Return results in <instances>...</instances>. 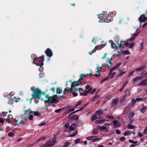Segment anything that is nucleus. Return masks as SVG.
<instances>
[{
	"instance_id": "nucleus-37",
	"label": "nucleus",
	"mask_w": 147,
	"mask_h": 147,
	"mask_svg": "<svg viewBox=\"0 0 147 147\" xmlns=\"http://www.w3.org/2000/svg\"><path fill=\"white\" fill-rule=\"evenodd\" d=\"M15 121L16 122V125H18L20 124H21V122H20V121H18V119L17 120L16 119H15Z\"/></svg>"
},
{
	"instance_id": "nucleus-31",
	"label": "nucleus",
	"mask_w": 147,
	"mask_h": 147,
	"mask_svg": "<svg viewBox=\"0 0 147 147\" xmlns=\"http://www.w3.org/2000/svg\"><path fill=\"white\" fill-rule=\"evenodd\" d=\"M134 126L131 123H129L127 126V128L128 129H134Z\"/></svg>"
},
{
	"instance_id": "nucleus-51",
	"label": "nucleus",
	"mask_w": 147,
	"mask_h": 147,
	"mask_svg": "<svg viewBox=\"0 0 147 147\" xmlns=\"http://www.w3.org/2000/svg\"><path fill=\"white\" fill-rule=\"evenodd\" d=\"M82 102L81 101H79L78 103L76 104L75 107H76V106H79L81 104Z\"/></svg>"
},
{
	"instance_id": "nucleus-20",
	"label": "nucleus",
	"mask_w": 147,
	"mask_h": 147,
	"mask_svg": "<svg viewBox=\"0 0 147 147\" xmlns=\"http://www.w3.org/2000/svg\"><path fill=\"white\" fill-rule=\"evenodd\" d=\"M121 65V63H119L117 64L115 66L113 67L111 69L110 71L113 72L114 70H116L117 68Z\"/></svg>"
},
{
	"instance_id": "nucleus-8",
	"label": "nucleus",
	"mask_w": 147,
	"mask_h": 147,
	"mask_svg": "<svg viewBox=\"0 0 147 147\" xmlns=\"http://www.w3.org/2000/svg\"><path fill=\"white\" fill-rule=\"evenodd\" d=\"M138 85L145 86L147 85V78L142 80L140 83H138Z\"/></svg>"
},
{
	"instance_id": "nucleus-63",
	"label": "nucleus",
	"mask_w": 147,
	"mask_h": 147,
	"mask_svg": "<svg viewBox=\"0 0 147 147\" xmlns=\"http://www.w3.org/2000/svg\"><path fill=\"white\" fill-rule=\"evenodd\" d=\"M117 123H118V122H117V121L116 120L114 121H113V124L115 125H117Z\"/></svg>"
},
{
	"instance_id": "nucleus-42",
	"label": "nucleus",
	"mask_w": 147,
	"mask_h": 147,
	"mask_svg": "<svg viewBox=\"0 0 147 147\" xmlns=\"http://www.w3.org/2000/svg\"><path fill=\"white\" fill-rule=\"evenodd\" d=\"M147 108L146 107H144L142 108L141 110V112L142 113H144L146 111V109Z\"/></svg>"
},
{
	"instance_id": "nucleus-38",
	"label": "nucleus",
	"mask_w": 147,
	"mask_h": 147,
	"mask_svg": "<svg viewBox=\"0 0 147 147\" xmlns=\"http://www.w3.org/2000/svg\"><path fill=\"white\" fill-rule=\"evenodd\" d=\"M76 124L78 125H82V123L79 121H77L76 122Z\"/></svg>"
},
{
	"instance_id": "nucleus-28",
	"label": "nucleus",
	"mask_w": 147,
	"mask_h": 147,
	"mask_svg": "<svg viewBox=\"0 0 147 147\" xmlns=\"http://www.w3.org/2000/svg\"><path fill=\"white\" fill-rule=\"evenodd\" d=\"M111 47L112 49L115 48V49H117L119 48V47H118V46L116 45L115 44L114 42L113 43L111 44Z\"/></svg>"
},
{
	"instance_id": "nucleus-56",
	"label": "nucleus",
	"mask_w": 147,
	"mask_h": 147,
	"mask_svg": "<svg viewBox=\"0 0 147 147\" xmlns=\"http://www.w3.org/2000/svg\"><path fill=\"white\" fill-rule=\"evenodd\" d=\"M134 40V37H132V38H129V39H127V41H130L131 40Z\"/></svg>"
},
{
	"instance_id": "nucleus-36",
	"label": "nucleus",
	"mask_w": 147,
	"mask_h": 147,
	"mask_svg": "<svg viewBox=\"0 0 147 147\" xmlns=\"http://www.w3.org/2000/svg\"><path fill=\"white\" fill-rule=\"evenodd\" d=\"M106 118L109 119H114V117L112 116H109L108 115H107L106 116Z\"/></svg>"
},
{
	"instance_id": "nucleus-32",
	"label": "nucleus",
	"mask_w": 147,
	"mask_h": 147,
	"mask_svg": "<svg viewBox=\"0 0 147 147\" xmlns=\"http://www.w3.org/2000/svg\"><path fill=\"white\" fill-rule=\"evenodd\" d=\"M56 93L57 94H61L62 92V89H60L59 88H57L56 90Z\"/></svg>"
},
{
	"instance_id": "nucleus-43",
	"label": "nucleus",
	"mask_w": 147,
	"mask_h": 147,
	"mask_svg": "<svg viewBox=\"0 0 147 147\" xmlns=\"http://www.w3.org/2000/svg\"><path fill=\"white\" fill-rule=\"evenodd\" d=\"M80 140L79 138H78L75 140V143L76 144H77L80 143Z\"/></svg>"
},
{
	"instance_id": "nucleus-27",
	"label": "nucleus",
	"mask_w": 147,
	"mask_h": 147,
	"mask_svg": "<svg viewBox=\"0 0 147 147\" xmlns=\"http://www.w3.org/2000/svg\"><path fill=\"white\" fill-rule=\"evenodd\" d=\"M122 52V53L124 55H128L129 54V52L127 50H125L124 51H122L121 50L120 52H118L119 53H120Z\"/></svg>"
},
{
	"instance_id": "nucleus-10",
	"label": "nucleus",
	"mask_w": 147,
	"mask_h": 147,
	"mask_svg": "<svg viewBox=\"0 0 147 147\" xmlns=\"http://www.w3.org/2000/svg\"><path fill=\"white\" fill-rule=\"evenodd\" d=\"M146 67L145 65H141L140 67H137L135 69L136 71H140L144 69Z\"/></svg>"
},
{
	"instance_id": "nucleus-3",
	"label": "nucleus",
	"mask_w": 147,
	"mask_h": 147,
	"mask_svg": "<svg viewBox=\"0 0 147 147\" xmlns=\"http://www.w3.org/2000/svg\"><path fill=\"white\" fill-rule=\"evenodd\" d=\"M27 113H29V115H30L31 113H32L35 116H39L40 115V113H38V111L35 112L34 111H32L30 110H26L25 111L24 115H26Z\"/></svg>"
},
{
	"instance_id": "nucleus-14",
	"label": "nucleus",
	"mask_w": 147,
	"mask_h": 147,
	"mask_svg": "<svg viewBox=\"0 0 147 147\" xmlns=\"http://www.w3.org/2000/svg\"><path fill=\"white\" fill-rule=\"evenodd\" d=\"M103 111L101 109H99L95 112V113L98 116L101 115L103 113Z\"/></svg>"
},
{
	"instance_id": "nucleus-35",
	"label": "nucleus",
	"mask_w": 147,
	"mask_h": 147,
	"mask_svg": "<svg viewBox=\"0 0 147 147\" xmlns=\"http://www.w3.org/2000/svg\"><path fill=\"white\" fill-rule=\"evenodd\" d=\"M8 136L9 137H13L14 136V134L12 132H9L8 134Z\"/></svg>"
},
{
	"instance_id": "nucleus-26",
	"label": "nucleus",
	"mask_w": 147,
	"mask_h": 147,
	"mask_svg": "<svg viewBox=\"0 0 147 147\" xmlns=\"http://www.w3.org/2000/svg\"><path fill=\"white\" fill-rule=\"evenodd\" d=\"M100 97L99 95H96L95 96L93 97L92 100V102H94L95 101H96L97 100H98L99 99Z\"/></svg>"
},
{
	"instance_id": "nucleus-25",
	"label": "nucleus",
	"mask_w": 147,
	"mask_h": 147,
	"mask_svg": "<svg viewBox=\"0 0 147 147\" xmlns=\"http://www.w3.org/2000/svg\"><path fill=\"white\" fill-rule=\"evenodd\" d=\"M130 109V108L129 106H127L125 109L124 113L125 114L129 112V111Z\"/></svg>"
},
{
	"instance_id": "nucleus-15",
	"label": "nucleus",
	"mask_w": 147,
	"mask_h": 147,
	"mask_svg": "<svg viewBox=\"0 0 147 147\" xmlns=\"http://www.w3.org/2000/svg\"><path fill=\"white\" fill-rule=\"evenodd\" d=\"M142 78V77H136L133 79V82L134 84L136 83V81L140 80Z\"/></svg>"
},
{
	"instance_id": "nucleus-7",
	"label": "nucleus",
	"mask_w": 147,
	"mask_h": 147,
	"mask_svg": "<svg viewBox=\"0 0 147 147\" xmlns=\"http://www.w3.org/2000/svg\"><path fill=\"white\" fill-rule=\"evenodd\" d=\"M55 145V144L52 143L51 142V141H47L46 143L43 145V147H51Z\"/></svg>"
},
{
	"instance_id": "nucleus-34",
	"label": "nucleus",
	"mask_w": 147,
	"mask_h": 147,
	"mask_svg": "<svg viewBox=\"0 0 147 147\" xmlns=\"http://www.w3.org/2000/svg\"><path fill=\"white\" fill-rule=\"evenodd\" d=\"M98 130L96 129H93L92 131V133L94 135H96L98 132Z\"/></svg>"
},
{
	"instance_id": "nucleus-44",
	"label": "nucleus",
	"mask_w": 147,
	"mask_h": 147,
	"mask_svg": "<svg viewBox=\"0 0 147 147\" xmlns=\"http://www.w3.org/2000/svg\"><path fill=\"white\" fill-rule=\"evenodd\" d=\"M28 115H30V116L28 117L29 119L30 120H33V116L32 115H29V113H28Z\"/></svg>"
},
{
	"instance_id": "nucleus-29",
	"label": "nucleus",
	"mask_w": 147,
	"mask_h": 147,
	"mask_svg": "<svg viewBox=\"0 0 147 147\" xmlns=\"http://www.w3.org/2000/svg\"><path fill=\"white\" fill-rule=\"evenodd\" d=\"M97 128L98 129H100V130H105L107 129L106 126H100V125L98 126L97 127Z\"/></svg>"
},
{
	"instance_id": "nucleus-13",
	"label": "nucleus",
	"mask_w": 147,
	"mask_h": 147,
	"mask_svg": "<svg viewBox=\"0 0 147 147\" xmlns=\"http://www.w3.org/2000/svg\"><path fill=\"white\" fill-rule=\"evenodd\" d=\"M106 119H100L99 120H96L95 123L97 124H101L105 122L106 121Z\"/></svg>"
},
{
	"instance_id": "nucleus-22",
	"label": "nucleus",
	"mask_w": 147,
	"mask_h": 147,
	"mask_svg": "<svg viewBox=\"0 0 147 147\" xmlns=\"http://www.w3.org/2000/svg\"><path fill=\"white\" fill-rule=\"evenodd\" d=\"M57 96V95H53V99L52 100H49L50 101V103H55V102H56L57 98H55V96Z\"/></svg>"
},
{
	"instance_id": "nucleus-21",
	"label": "nucleus",
	"mask_w": 147,
	"mask_h": 147,
	"mask_svg": "<svg viewBox=\"0 0 147 147\" xmlns=\"http://www.w3.org/2000/svg\"><path fill=\"white\" fill-rule=\"evenodd\" d=\"M141 75L142 77H143L144 78H146L147 77V71L145 70H143L141 74Z\"/></svg>"
},
{
	"instance_id": "nucleus-57",
	"label": "nucleus",
	"mask_w": 147,
	"mask_h": 147,
	"mask_svg": "<svg viewBox=\"0 0 147 147\" xmlns=\"http://www.w3.org/2000/svg\"><path fill=\"white\" fill-rule=\"evenodd\" d=\"M136 102V100H133L132 102V106H133L134 105Z\"/></svg>"
},
{
	"instance_id": "nucleus-33",
	"label": "nucleus",
	"mask_w": 147,
	"mask_h": 147,
	"mask_svg": "<svg viewBox=\"0 0 147 147\" xmlns=\"http://www.w3.org/2000/svg\"><path fill=\"white\" fill-rule=\"evenodd\" d=\"M98 18L100 19V21L99 22H106L105 19L104 18H103V17L102 18H100V16H99L98 17Z\"/></svg>"
},
{
	"instance_id": "nucleus-24",
	"label": "nucleus",
	"mask_w": 147,
	"mask_h": 147,
	"mask_svg": "<svg viewBox=\"0 0 147 147\" xmlns=\"http://www.w3.org/2000/svg\"><path fill=\"white\" fill-rule=\"evenodd\" d=\"M132 133L131 131L127 130L125 131L124 134V136L130 135Z\"/></svg>"
},
{
	"instance_id": "nucleus-61",
	"label": "nucleus",
	"mask_w": 147,
	"mask_h": 147,
	"mask_svg": "<svg viewBox=\"0 0 147 147\" xmlns=\"http://www.w3.org/2000/svg\"><path fill=\"white\" fill-rule=\"evenodd\" d=\"M69 130L70 131H73L74 129L71 126H70L69 127Z\"/></svg>"
},
{
	"instance_id": "nucleus-50",
	"label": "nucleus",
	"mask_w": 147,
	"mask_h": 147,
	"mask_svg": "<svg viewBox=\"0 0 147 147\" xmlns=\"http://www.w3.org/2000/svg\"><path fill=\"white\" fill-rule=\"evenodd\" d=\"M88 93L86 90L84 92H83V95L84 96H86L87 95Z\"/></svg>"
},
{
	"instance_id": "nucleus-19",
	"label": "nucleus",
	"mask_w": 147,
	"mask_h": 147,
	"mask_svg": "<svg viewBox=\"0 0 147 147\" xmlns=\"http://www.w3.org/2000/svg\"><path fill=\"white\" fill-rule=\"evenodd\" d=\"M127 41H121L120 42L119 44V46H118V47H121L123 49L124 48V47L123 46L125 45V42Z\"/></svg>"
},
{
	"instance_id": "nucleus-54",
	"label": "nucleus",
	"mask_w": 147,
	"mask_h": 147,
	"mask_svg": "<svg viewBox=\"0 0 147 147\" xmlns=\"http://www.w3.org/2000/svg\"><path fill=\"white\" fill-rule=\"evenodd\" d=\"M90 87H91L89 85H86V86L85 88L86 89H89L91 88Z\"/></svg>"
},
{
	"instance_id": "nucleus-16",
	"label": "nucleus",
	"mask_w": 147,
	"mask_h": 147,
	"mask_svg": "<svg viewBox=\"0 0 147 147\" xmlns=\"http://www.w3.org/2000/svg\"><path fill=\"white\" fill-rule=\"evenodd\" d=\"M103 18L105 19L106 22L109 23L111 22V18L108 15L107 16H104Z\"/></svg>"
},
{
	"instance_id": "nucleus-64",
	"label": "nucleus",
	"mask_w": 147,
	"mask_h": 147,
	"mask_svg": "<svg viewBox=\"0 0 147 147\" xmlns=\"http://www.w3.org/2000/svg\"><path fill=\"white\" fill-rule=\"evenodd\" d=\"M144 133L145 134H147V126L144 130Z\"/></svg>"
},
{
	"instance_id": "nucleus-41",
	"label": "nucleus",
	"mask_w": 147,
	"mask_h": 147,
	"mask_svg": "<svg viewBox=\"0 0 147 147\" xmlns=\"http://www.w3.org/2000/svg\"><path fill=\"white\" fill-rule=\"evenodd\" d=\"M134 42H132V43H131L129 46V48H130V49L132 48L134 46Z\"/></svg>"
},
{
	"instance_id": "nucleus-6",
	"label": "nucleus",
	"mask_w": 147,
	"mask_h": 147,
	"mask_svg": "<svg viewBox=\"0 0 147 147\" xmlns=\"http://www.w3.org/2000/svg\"><path fill=\"white\" fill-rule=\"evenodd\" d=\"M81 84L82 82H78V80L77 81H74L71 83V86L72 88H74L76 86L80 85Z\"/></svg>"
},
{
	"instance_id": "nucleus-60",
	"label": "nucleus",
	"mask_w": 147,
	"mask_h": 147,
	"mask_svg": "<svg viewBox=\"0 0 147 147\" xmlns=\"http://www.w3.org/2000/svg\"><path fill=\"white\" fill-rule=\"evenodd\" d=\"M147 26V22H145L143 25V26H142V27L143 28H144L145 27Z\"/></svg>"
},
{
	"instance_id": "nucleus-30",
	"label": "nucleus",
	"mask_w": 147,
	"mask_h": 147,
	"mask_svg": "<svg viewBox=\"0 0 147 147\" xmlns=\"http://www.w3.org/2000/svg\"><path fill=\"white\" fill-rule=\"evenodd\" d=\"M97 116L96 114H94L91 118V121H94L95 120L97 119Z\"/></svg>"
},
{
	"instance_id": "nucleus-48",
	"label": "nucleus",
	"mask_w": 147,
	"mask_h": 147,
	"mask_svg": "<svg viewBox=\"0 0 147 147\" xmlns=\"http://www.w3.org/2000/svg\"><path fill=\"white\" fill-rule=\"evenodd\" d=\"M125 71L123 72L122 71H120V74L119 75V76H121L123 74H125Z\"/></svg>"
},
{
	"instance_id": "nucleus-46",
	"label": "nucleus",
	"mask_w": 147,
	"mask_h": 147,
	"mask_svg": "<svg viewBox=\"0 0 147 147\" xmlns=\"http://www.w3.org/2000/svg\"><path fill=\"white\" fill-rule=\"evenodd\" d=\"M71 93L74 97H76L78 95V94L76 92H73Z\"/></svg>"
},
{
	"instance_id": "nucleus-2",
	"label": "nucleus",
	"mask_w": 147,
	"mask_h": 147,
	"mask_svg": "<svg viewBox=\"0 0 147 147\" xmlns=\"http://www.w3.org/2000/svg\"><path fill=\"white\" fill-rule=\"evenodd\" d=\"M36 54L33 53L31 55V58L34 60H35L36 59H38L39 60L38 63H35V64L37 66H42L43 65V61L45 60L44 57V55H42L41 57H36Z\"/></svg>"
},
{
	"instance_id": "nucleus-9",
	"label": "nucleus",
	"mask_w": 147,
	"mask_h": 147,
	"mask_svg": "<svg viewBox=\"0 0 147 147\" xmlns=\"http://www.w3.org/2000/svg\"><path fill=\"white\" fill-rule=\"evenodd\" d=\"M86 139L88 140H94L95 141H96L98 140L97 137L94 136H88L86 138Z\"/></svg>"
},
{
	"instance_id": "nucleus-11",
	"label": "nucleus",
	"mask_w": 147,
	"mask_h": 147,
	"mask_svg": "<svg viewBox=\"0 0 147 147\" xmlns=\"http://www.w3.org/2000/svg\"><path fill=\"white\" fill-rule=\"evenodd\" d=\"M118 102V98H115L113 100L111 105L112 107H114L115 106Z\"/></svg>"
},
{
	"instance_id": "nucleus-52",
	"label": "nucleus",
	"mask_w": 147,
	"mask_h": 147,
	"mask_svg": "<svg viewBox=\"0 0 147 147\" xmlns=\"http://www.w3.org/2000/svg\"><path fill=\"white\" fill-rule=\"evenodd\" d=\"M73 88V87L72 88L71 86V88L69 89V92L70 93H71L72 92V91Z\"/></svg>"
},
{
	"instance_id": "nucleus-5",
	"label": "nucleus",
	"mask_w": 147,
	"mask_h": 147,
	"mask_svg": "<svg viewBox=\"0 0 147 147\" xmlns=\"http://www.w3.org/2000/svg\"><path fill=\"white\" fill-rule=\"evenodd\" d=\"M144 14H141L139 18V20L140 22H144L147 20V17Z\"/></svg>"
},
{
	"instance_id": "nucleus-12",
	"label": "nucleus",
	"mask_w": 147,
	"mask_h": 147,
	"mask_svg": "<svg viewBox=\"0 0 147 147\" xmlns=\"http://www.w3.org/2000/svg\"><path fill=\"white\" fill-rule=\"evenodd\" d=\"M101 67H98L97 71H96V74L94 76L96 77H98L100 75V72L101 71Z\"/></svg>"
},
{
	"instance_id": "nucleus-4",
	"label": "nucleus",
	"mask_w": 147,
	"mask_h": 147,
	"mask_svg": "<svg viewBox=\"0 0 147 147\" xmlns=\"http://www.w3.org/2000/svg\"><path fill=\"white\" fill-rule=\"evenodd\" d=\"M46 55L48 57L51 58L53 55L52 50L49 48H47L45 52Z\"/></svg>"
},
{
	"instance_id": "nucleus-1",
	"label": "nucleus",
	"mask_w": 147,
	"mask_h": 147,
	"mask_svg": "<svg viewBox=\"0 0 147 147\" xmlns=\"http://www.w3.org/2000/svg\"><path fill=\"white\" fill-rule=\"evenodd\" d=\"M31 91L33 93L31 94L32 97L30 99L29 103L31 104L32 100L35 98L40 100L42 95H45V92H42L40 89L37 88L36 89L34 86H32L30 88Z\"/></svg>"
},
{
	"instance_id": "nucleus-59",
	"label": "nucleus",
	"mask_w": 147,
	"mask_h": 147,
	"mask_svg": "<svg viewBox=\"0 0 147 147\" xmlns=\"http://www.w3.org/2000/svg\"><path fill=\"white\" fill-rule=\"evenodd\" d=\"M125 139V138L124 137H122L120 138V140L121 141H124Z\"/></svg>"
},
{
	"instance_id": "nucleus-45",
	"label": "nucleus",
	"mask_w": 147,
	"mask_h": 147,
	"mask_svg": "<svg viewBox=\"0 0 147 147\" xmlns=\"http://www.w3.org/2000/svg\"><path fill=\"white\" fill-rule=\"evenodd\" d=\"M125 94L127 96H129L130 93L129 90H127L125 92Z\"/></svg>"
},
{
	"instance_id": "nucleus-23",
	"label": "nucleus",
	"mask_w": 147,
	"mask_h": 147,
	"mask_svg": "<svg viewBox=\"0 0 147 147\" xmlns=\"http://www.w3.org/2000/svg\"><path fill=\"white\" fill-rule=\"evenodd\" d=\"M71 118L73 120L77 121L79 119V117L77 115H73L71 117Z\"/></svg>"
},
{
	"instance_id": "nucleus-55",
	"label": "nucleus",
	"mask_w": 147,
	"mask_h": 147,
	"mask_svg": "<svg viewBox=\"0 0 147 147\" xmlns=\"http://www.w3.org/2000/svg\"><path fill=\"white\" fill-rule=\"evenodd\" d=\"M77 134V132L76 131L75 133L73 132V134H72L70 136V137H72L74 136H75L76 134Z\"/></svg>"
},
{
	"instance_id": "nucleus-39",
	"label": "nucleus",
	"mask_w": 147,
	"mask_h": 147,
	"mask_svg": "<svg viewBox=\"0 0 147 147\" xmlns=\"http://www.w3.org/2000/svg\"><path fill=\"white\" fill-rule=\"evenodd\" d=\"M118 38H119L118 37H116V39L117 40H115V41L116 42V43L117 44V45H118L117 46H119V44L120 43L119 42V40H118Z\"/></svg>"
},
{
	"instance_id": "nucleus-49",
	"label": "nucleus",
	"mask_w": 147,
	"mask_h": 147,
	"mask_svg": "<svg viewBox=\"0 0 147 147\" xmlns=\"http://www.w3.org/2000/svg\"><path fill=\"white\" fill-rule=\"evenodd\" d=\"M115 132L117 134H119L121 133L120 131L118 129L116 130Z\"/></svg>"
},
{
	"instance_id": "nucleus-40",
	"label": "nucleus",
	"mask_w": 147,
	"mask_h": 147,
	"mask_svg": "<svg viewBox=\"0 0 147 147\" xmlns=\"http://www.w3.org/2000/svg\"><path fill=\"white\" fill-rule=\"evenodd\" d=\"M134 113H130L129 115V117L131 119L134 115Z\"/></svg>"
},
{
	"instance_id": "nucleus-58",
	"label": "nucleus",
	"mask_w": 147,
	"mask_h": 147,
	"mask_svg": "<svg viewBox=\"0 0 147 147\" xmlns=\"http://www.w3.org/2000/svg\"><path fill=\"white\" fill-rule=\"evenodd\" d=\"M71 126L74 129L76 128V124L73 123L71 125Z\"/></svg>"
},
{
	"instance_id": "nucleus-17",
	"label": "nucleus",
	"mask_w": 147,
	"mask_h": 147,
	"mask_svg": "<svg viewBox=\"0 0 147 147\" xmlns=\"http://www.w3.org/2000/svg\"><path fill=\"white\" fill-rule=\"evenodd\" d=\"M86 75L84 74H81L80 76V78L78 80V82H81L80 81L83 80V79L86 77Z\"/></svg>"
},
{
	"instance_id": "nucleus-53",
	"label": "nucleus",
	"mask_w": 147,
	"mask_h": 147,
	"mask_svg": "<svg viewBox=\"0 0 147 147\" xmlns=\"http://www.w3.org/2000/svg\"><path fill=\"white\" fill-rule=\"evenodd\" d=\"M53 96H50L49 98H48V101H49V102L50 103V101L49 100H52V99H53Z\"/></svg>"
},
{
	"instance_id": "nucleus-47",
	"label": "nucleus",
	"mask_w": 147,
	"mask_h": 147,
	"mask_svg": "<svg viewBox=\"0 0 147 147\" xmlns=\"http://www.w3.org/2000/svg\"><path fill=\"white\" fill-rule=\"evenodd\" d=\"M61 110H62L61 109H57L56 110L55 112L57 113H59L61 111Z\"/></svg>"
},
{
	"instance_id": "nucleus-18",
	"label": "nucleus",
	"mask_w": 147,
	"mask_h": 147,
	"mask_svg": "<svg viewBox=\"0 0 147 147\" xmlns=\"http://www.w3.org/2000/svg\"><path fill=\"white\" fill-rule=\"evenodd\" d=\"M116 73V72H113L110 71L109 74L108 75V77L109 78H112L113 77L114 75Z\"/></svg>"
},
{
	"instance_id": "nucleus-62",
	"label": "nucleus",
	"mask_w": 147,
	"mask_h": 147,
	"mask_svg": "<svg viewBox=\"0 0 147 147\" xmlns=\"http://www.w3.org/2000/svg\"><path fill=\"white\" fill-rule=\"evenodd\" d=\"M64 90L65 91V92H69V89H68L67 88H65L64 89Z\"/></svg>"
}]
</instances>
